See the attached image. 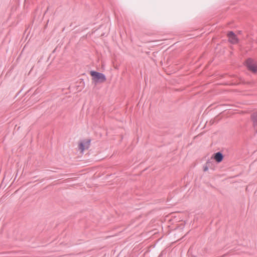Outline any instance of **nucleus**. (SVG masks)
I'll return each mask as SVG.
<instances>
[{
    "instance_id": "f257e3e1",
    "label": "nucleus",
    "mask_w": 257,
    "mask_h": 257,
    "mask_svg": "<svg viewBox=\"0 0 257 257\" xmlns=\"http://www.w3.org/2000/svg\"><path fill=\"white\" fill-rule=\"evenodd\" d=\"M90 74L92 77V81L95 85L98 83L104 82L106 80L105 75L102 73L91 71Z\"/></svg>"
},
{
    "instance_id": "f03ea898",
    "label": "nucleus",
    "mask_w": 257,
    "mask_h": 257,
    "mask_svg": "<svg viewBox=\"0 0 257 257\" xmlns=\"http://www.w3.org/2000/svg\"><path fill=\"white\" fill-rule=\"evenodd\" d=\"M246 66L247 69L253 72L257 71V65L254 63V61L251 58H248L245 61Z\"/></svg>"
},
{
    "instance_id": "7ed1b4c3",
    "label": "nucleus",
    "mask_w": 257,
    "mask_h": 257,
    "mask_svg": "<svg viewBox=\"0 0 257 257\" xmlns=\"http://www.w3.org/2000/svg\"><path fill=\"white\" fill-rule=\"evenodd\" d=\"M91 139H85L79 144V149L83 152L85 149H88L90 145Z\"/></svg>"
},
{
    "instance_id": "20e7f679",
    "label": "nucleus",
    "mask_w": 257,
    "mask_h": 257,
    "mask_svg": "<svg viewBox=\"0 0 257 257\" xmlns=\"http://www.w3.org/2000/svg\"><path fill=\"white\" fill-rule=\"evenodd\" d=\"M227 37H228V41L230 43L235 44L238 43L239 40L233 32H228Z\"/></svg>"
},
{
    "instance_id": "39448f33",
    "label": "nucleus",
    "mask_w": 257,
    "mask_h": 257,
    "mask_svg": "<svg viewBox=\"0 0 257 257\" xmlns=\"http://www.w3.org/2000/svg\"><path fill=\"white\" fill-rule=\"evenodd\" d=\"M250 119L252 122V126L254 131L257 130V112H253L251 114Z\"/></svg>"
},
{
    "instance_id": "423d86ee",
    "label": "nucleus",
    "mask_w": 257,
    "mask_h": 257,
    "mask_svg": "<svg viewBox=\"0 0 257 257\" xmlns=\"http://www.w3.org/2000/svg\"><path fill=\"white\" fill-rule=\"evenodd\" d=\"M223 155L220 152H218L214 154V159L218 163H220L223 159Z\"/></svg>"
},
{
    "instance_id": "0eeeda50",
    "label": "nucleus",
    "mask_w": 257,
    "mask_h": 257,
    "mask_svg": "<svg viewBox=\"0 0 257 257\" xmlns=\"http://www.w3.org/2000/svg\"><path fill=\"white\" fill-rule=\"evenodd\" d=\"M210 165H212V162L209 160L207 161L205 164L203 166V171L204 172L207 171L208 168L210 167Z\"/></svg>"
},
{
    "instance_id": "6e6552de",
    "label": "nucleus",
    "mask_w": 257,
    "mask_h": 257,
    "mask_svg": "<svg viewBox=\"0 0 257 257\" xmlns=\"http://www.w3.org/2000/svg\"><path fill=\"white\" fill-rule=\"evenodd\" d=\"M256 132V133H257V130L255 131Z\"/></svg>"
}]
</instances>
